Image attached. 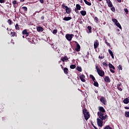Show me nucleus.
Masks as SVG:
<instances>
[{"mask_svg":"<svg viewBox=\"0 0 129 129\" xmlns=\"http://www.w3.org/2000/svg\"><path fill=\"white\" fill-rule=\"evenodd\" d=\"M123 102L125 104H128V103H129V99L128 98H126L125 99H124L123 101Z\"/></svg>","mask_w":129,"mask_h":129,"instance_id":"18","label":"nucleus"},{"mask_svg":"<svg viewBox=\"0 0 129 129\" xmlns=\"http://www.w3.org/2000/svg\"><path fill=\"white\" fill-rule=\"evenodd\" d=\"M103 120L101 119H99V118H97V124L99 126H100L101 127V126H102L103 124Z\"/></svg>","mask_w":129,"mask_h":129,"instance_id":"6","label":"nucleus"},{"mask_svg":"<svg viewBox=\"0 0 129 129\" xmlns=\"http://www.w3.org/2000/svg\"><path fill=\"white\" fill-rule=\"evenodd\" d=\"M22 9L24 11V13L28 12V8L26 7H23Z\"/></svg>","mask_w":129,"mask_h":129,"instance_id":"29","label":"nucleus"},{"mask_svg":"<svg viewBox=\"0 0 129 129\" xmlns=\"http://www.w3.org/2000/svg\"><path fill=\"white\" fill-rule=\"evenodd\" d=\"M85 76L84 75H82L80 76V79L82 82H85Z\"/></svg>","mask_w":129,"mask_h":129,"instance_id":"13","label":"nucleus"},{"mask_svg":"<svg viewBox=\"0 0 129 129\" xmlns=\"http://www.w3.org/2000/svg\"><path fill=\"white\" fill-rule=\"evenodd\" d=\"M80 3H81V4H82V3H83V1L82 0H80Z\"/></svg>","mask_w":129,"mask_h":129,"instance_id":"59","label":"nucleus"},{"mask_svg":"<svg viewBox=\"0 0 129 129\" xmlns=\"http://www.w3.org/2000/svg\"><path fill=\"white\" fill-rule=\"evenodd\" d=\"M103 66H105V67H107L108 65L107 63H106V62H103Z\"/></svg>","mask_w":129,"mask_h":129,"instance_id":"47","label":"nucleus"},{"mask_svg":"<svg viewBox=\"0 0 129 129\" xmlns=\"http://www.w3.org/2000/svg\"><path fill=\"white\" fill-rule=\"evenodd\" d=\"M19 13H20V14H23V13H22V12H21V10H19Z\"/></svg>","mask_w":129,"mask_h":129,"instance_id":"64","label":"nucleus"},{"mask_svg":"<svg viewBox=\"0 0 129 129\" xmlns=\"http://www.w3.org/2000/svg\"><path fill=\"white\" fill-rule=\"evenodd\" d=\"M61 8H62V9H66V10H67V9H68V6H65V5H64V4H62L61 5Z\"/></svg>","mask_w":129,"mask_h":129,"instance_id":"37","label":"nucleus"},{"mask_svg":"<svg viewBox=\"0 0 129 129\" xmlns=\"http://www.w3.org/2000/svg\"><path fill=\"white\" fill-rule=\"evenodd\" d=\"M41 20H44V19H45V17L42 16V17H41Z\"/></svg>","mask_w":129,"mask_h":129,"instance_id":"56","label":"nucleus"},{"mask_svg":"<svg viewBox=\"0 0 129 129\" xmlns=\"http://www.w3.org/2000/svg\"><path fill=\"white\" fill-rule=\"evenodd\" d=\"M106 3H107V4H109V3L111 2V1H110V0H106Z\"/></svg>","mask_w":129,"mask_h":129,"instance_id":"53","label":"nucleus"},{"mask_svg":"<svg viewBox=\"0 0 129 129\" xmlns=\"http://www.w3.org/2000/svg\"><path fill=\"white\" fill-rule=\"evenodd\" d=\"M109 53L110 54V56L112 57V59H114V56L113 55V52L110 49H108Z\"/></svg>","mask_w":129,"mask_h":129,"instance_id":"16","label":"nucleus"},{"mask_svg":"<svg viewBox=\"0 0 129 129\" xmlns=\"http://www.w3.org/2000/svg\"><path fill=\"white\" fill-rule=\"evenodd\" d=\"M103 58H104V56H100V55L99 56V59H103Z\"/></svg>","mask_w":129,"mask_h":129,"instance_id":"52","label":"nucleus"},{"mask_svg":"<svg viewBox=\"0 0 129 129\" xmlns=\"http://www.w3.org/2000/svg\"><path fill=\"white\" fill-rule=\"evenodd\" d=\"M71 69H75L76 68V66L75 64H72L70 66Z\"/></svg>","mask_w":129,"mask_h":129,"instance_id":"33","label":"nucleus"},{"mask_svg":"<svg viewBox=\"0 0 129 129\" xmlns=\"http://www.w3.org/2000/svg\"><path fill=\"white\" fill-rule=\"evenodd\" d=\"M125 116L126 117H129V112L128 111L125 112Z\"/></svg>","mask_w":129,"mask_h":129,"instance_id":"36","label":"nucleus"},{"mask_svg":"<svg viewBox=\"0 0 129 129\" xmlns=\"http://www.w3.org/2000/svg\"><path fill=\"white\" fill-rule=\"evenodd\" d=\"M58 32V30H56V29H54L53 30V32H52V33L54 34V35H55V34H57V32Z\"/></svg>","mask_w":129,"mask_h":129,"instance_id":"42","label":"nucleus"},{"mask_svg":"<svg viewBox=\"0 0 129 129\" xmlns=\"http://www.w3.org/2000/svg\"><path fill=\"white\" fill-rule=\"evenodd\" d=\"M108 67H109V68H110V69H113V70H115V68L114 67V66H113V65H112V64L109 63L108 64Z\"/></svg>","mask_w":129,"mask_h":129,"instance_id":"20","label":"nucleus"},{"mask_svg":"<svg viewBox=\"0 0 129 129\" xmlns=\"http://www.w3.org/2000/svg\"><path fill=\"white\" fill-rule=\"evenodd\" d=\"M104 80L105 82H106V83H109L110 82V79L109 76L105 77Z\"/></svg>","mask_w":129,"mask_h":129,"instance_id":"11","label":"nucleus"},{"mask_svg":"<svg viewBox=\"0 0 129 129\" xmlns=\"http://www.w3.org/2000/svg\"><path fill=\"white\" fill-rule=\"evenodd\" d=\"M7 23H8L9 25H10V26H11V25L13 24V21H12V20L11 19H9L7 21Z\"/></svg>","mask_w":129,"mask_h":129,"instance_id":"31","label":"nucleus"},{"mask_svg":"<svg viewBox=\"0 0 129 129\" xmlns=\"http://www.w3.org/2000/svg\"><path fill=\"white\" fill-rule=\"evenodd\" d=\"M5 0H0L1 4H5Z\"/></svg>","mask_w":129,"mask_h":129,"instance_id":"48","label":"nucleus"},{"mask_svg":"<svg viewBox=\"0 0 129 129\" xmlns=\"http://www.w3.org/2000/svg\"><path fill=\"white\" fill-rule=\"evenodd\" d=\"M37 12H35L34 14H33V16H35V15H36Z\"/></svg>","mask_w":129,"mask_h":129,"instance_id":"61","label":"nucleus"},{"mask_svg":"<svg viewBox=\"0 0 129 129\" xmlns=\"http://www.w3.org/2000/svg\"><path fill=\"white\" fill-rule=\"evenodd\" d=\"M12 4L14 6H15V5H18V4H19L16 1H13L12 2Z\"/></svg>","mask_w":129,"mask_h":129,"instance_id":"43","label":"nucleus"},{"mask_svg":"<svg viewBox=\"0 0 129 129\" xmlns=\"http://www.w3.org/2000/svg\"><path fill=\"white\" fill-rule=\"evenodd\" d=\"M84 3H86L87 2V0H84Z\"/></svg>","mask_w":129,"mask_h":129,"instance_id":"63","label":"nucleus"},{"mask_svg":"<svg viewBox=\"0 0 129 129\" xmlns=\"http://www.w3.org/2000/svg\"><path fill=\"white\" fill-rule=\"evenodd\" d=\"M76 9L79 11H80V10H81V6H80V5L79 4H77Z\"/></svg>","mask_w":129,"mask_h":129,"instance_id":"24","label":"nucleus"},{"mask_svg":"<svg viewBox=\"0 0 129 129\" xmlns=\"http://www.w3.org/2000/svg\"><path fill=\"white\" fill-rule=\"evenodd\" d=\"M104 113H99V114H97L99 118L100 119H102V120H104V119H106V118L107 117V115H106Z\"/></svg>","mask_w":129,"mask_h":129,"instance_id":"4","label":"nucleus"},{"mask_svg":"<svg viewBox=\"0 0 129 129\" xmlns=\"http://www.w3.org/2000/svg\"><path fill=\"white\" fill-rule=\"evenodd\" d=\"M87 29H88V31H87V33H88L89 34H90V33H92L91 30L92 28L91 27V26H88Z\"/></svg>","mask_w":129,"mask_h":129,"instance_id":"21","label":"nucleus"},{"mask_svg":"<svg viewBox=\"0 0 129 129\" xmlns=\"http://www.w3.org/2000/svg\"><path fill=\"white\" fill-rule=\"evenodd\" d=\"M94 21L96 22V23H98V21H99V19H98V18L97 17H95L94 18Z\"/></svg>","mask_w":129,"mask_h":129,"instance_id":"38","label":"nucleus"},{"mask_svg":"<svg viewBox=\"0 0 129 129\" xmlns=\"http://www.w3.org/2000/svg\"><path fill=\"white\" fill-rule=\"evenodd\" d=\"M99 46V41L98 40H96L94 42V49H97V47Z\"/></svg>","mask_w":129,"mask_h":129,"instance_id":"8","label":"nucleus"},{"mask_svg":"<svg viewBox=\"0 0 129 129\" xmlns=\"http://www.w3.org/2000/svg\"><path fill=\"white\" fill-rule=\"evenodd\" d=\"M120 86H121V83L118 84L117 85V87H120Z\"/></svg>","mask_w":129,"mask_h":129,"instance_id":"51","label":"nucleus"},{"mask_svg":"<svg viewBox=\"0 0 129 129\" xmlns=\"http://www.w3.org/2000/svg\"><path fill=\"white\" fill-rule=\"evenodd\" d=\"M69 58H68V57L66 55H65L64 57H61L60 58L61 61L62 62H65V61H67L69 60Z\"/></svg>","mask_w":129,"mask_h":129,"instance_id":"12","label":"nucleus"},{"mask_svg":"<svg viewBox=\"0 0 129 129\" xmlns=\"http://www.w3.org/2000/svg\"><path fill=\"white\" fill-rule=\"evenodd\" d=\"M61 69H63V66H62V64L60 65Z\"/></svg>","mask_w":129,"mask_h":129,"instance_id":"62","label":"nucleus"},{"mask_svg":"<svg viewBox=\"0 0 129 129\" xmlns=\"http://www.w3.org/2000/svg\"><path fill=\"white\" fill-rule=\"evenodd\" d=\"M94 85L96 87H98V86H99V84H98V83L95 81H94Z\"/></svg>","mask_w":129,"mask_h":129,"instance_id":"28","label":"nucleus"},{"mask_svg":"<svg viewBox=\"0 0 129 129\" xmlns=\"http://www.w3.org/2000/svg\"><path fill=\"white\" fill-rule=\"evenodd\" d=\"M37 32H43L44 31V28L41 26H39L37 28Z\"/></svg>","mask_w":129,"mask_h":129,"instance_id":"15","label":"nucleus"},{"mask_svg":"<svg viewBox=\"0 0 129 129\" xmlns=\"http://www.w3.org/2000/svg\"><path fill=\"white\" fill-rule=\"evenodd\" d=\"M124 12H125L126 15H128V10L127 9L124 8Z\"/></svg>","mask_w":129,"mask_h":129,"instance_id":"34","label":"nucleus"},{"mask_svg":"<svg viewBox=\"0 0 129 129\" xmlns=\"http://www.w3.org/2000/svg\"><path fill=\"white\" fill-rule=\"evenodd\" d=\"M112 3L110 2L108 4V7H109V8H112Z\"/></svg>","mask_w":129,"mask_h":129,"instance_id":"39","label":"nucleus"},{"mask_svg":"<svg viewBox=\"0 0 129 129\" xmlns=\"http://www.w3.org/2000/svg\"><path fill=\"white\" fill-rule=\"evenodd\" d=\"M99 111L97 112V114H99V113H105V109L103 107H99Z\"/></svg>","mask_w":129,"mask_h":129,"instance_id":"7","label":"nucleus"},{"mask_svg":"<svg viewBox=\"0 0 129 129\" xmlns=\"http://www.w3.org/2000/svg\"><path fill=\"white\" fill-rule=\"evenodd\" d=\"M93 127L95 129H98L96 126H95L94 125H93Z\"/></svg>","mask_w":129,"mask_h":129,"instance_id":"58","label":"nucleus"},{"mask_svg":"<svg viewBox=\"0 0 129 129\" xmlns=\"http://www.w3.org/2000/svg\"><path fill=\"white\" fill-rule=\"evenodd\" d=\"M11 35H12V37H17V33L15 32H11Z\"/></svg>","mask_w":129,"mask_h":129,"instance_id":"25","label":"nucleus"},{"mask_svg":"<svg viewBox=\"0 0 129 129\" xmlns=\"http://www.w3.org/2000/svg\"><path fill=\"white\" fill-rule=\"evenodd\" d=\"M117 68H118V70H122V66L120 64L118 66Z\"/></svg>","mask_w":129,"mask_h":129,"instance_id":"41","label":"nucleus"},{"mask_svg":"<svg viewBox=\"0 0 129 129\" xmlns=\"http://www.w3.org/2000/svg\"><path fill=\"white\" fill-rule=\"evenodd\" d=\"M112 22H113V23H114V24H115L116 23H118V21H117V20H116V19H115V18H114V19H113L112 20Z\"/></svg>","mask_w":129,"mask_h":129,"instance_id":"35","label":"nucleus"},{"mask_svg":"<svg viewBox=\"0 0 129 129\" xmlns=\"http://www.w3.org/2000/svg\"><path fill=\"white\" fill-rule=\"evenodd\" d=\"M80 14L82 15V16H86V12L85 10L80 11Z\"/></svg>","mask_w":129,"mask_h":129,"instance_id":"23","label":"nucleus"},{"mask_svg":"<svg viewBox=\"0 0 129 129\" xmlns=\"http://www.w3.org/2000/svg\"><path fill=\"white\" fill-rule=\"evenodd\" d=\"M100 101L103 103V104H104V105H106V100L104 97H101Z\"/></svg>","mask_w":129,"mask_h":129,"instance_id":"10","label":"nucleus"},{"mask_svg":"<svg viewBox=\"0 0 129 129\" xmlns=\"http://www.w3.org/2000/svg\"><path fill=\"white\" fill-rule=\"evenodd\" d=\"M68 71H69V70H68V68H64L63 69V72L64 74H66V75H68L69 74V72Z\"/></svg>","mask_w":129,"mask_h":129,"instance_id":"14","label":"nucleus"},{"mask_svg":"<svg viewBox=\"0 0 129 129\" xmlns=\"http://www.w3.org/2000/svg\"><path fill=\"white\" fill-rule=\"evenodd\" d=\"M125 109H129V107L125 106L124 107Z\"/></svg>","mask_w":129,"mask_h":129,"instance_id":"55","label":"nucleus"},{"mask_svg":"<svg viewBox=\"0 0 129 129\" xmlns=\"http://www.w3.org/2000/svg\"><path fill=\"white\" fill-rule=\"evenodd\" d=\"M111 11L112 12H115V8L114 7H111Z\"/></svg>","mask_w":129,"mask_h":129,"instance_id":"45","label":"nucleus"},{"mask_svg":"<svg viewBox=\"0 0 129 129\" xmlns=\"http://www.w3.org/2000/svg\"><path fill=\"white\" fill-rule=\"evenodd\" d=\"M110 72H111V73H114V72H115L114 70H112V69H110Z\"/></svg>","mask_w":129,"mask_h":129,"instance_id":"49","label":"nucleus"},{"mask_svg":"<svg viewBox=\"0 0 129 129\" xmlns=\"http://www.w3.org/2000/svg\"><path fill=\"white\" fill-rule=\"evenodd\" d=\"M77 70L79 72H82V69L81 68V67H77Z\"/></svg>","mask_w":129,"mask_h":129,"instance_id":"32","label":"nucleus"},{"mask_svg":"<svg viewBox=\"0 0 129 129\" xmlns=\"http://www.w3.org/2000/svg\"><path fill=\"white\" fill-rule=\"evenodd\" d=\"M83 113L86 120H88V119L89 118V117H90V114H89V112L87 111V109L86 108H84V109L83 110Z\"/></svg>","mask_w":129,"mask_h":129,"instance_id":"1","label":"nucleus"},{"mask_svg":"<svg viewBox=\"0 0 129 129\" xmlns=\"http://www.w3.org/2000/svg\"><path fill=\"white\" fill-rule=\"evenodd\" d=\"M23 2H25V0H20V3H23Z\"/></svg>","mask_w":129,"mask_h":129,"instance_id":"60","label":"nucleus"},{"mask_svg":"<svg viewBox=\"0 0 129 129\" xmlns=\"http://www.w3.org/2000/svg\"><path fill=\"white\" fill-rule=\"evenodd\" d=\"M105 44L109 46V47H110V44L108 43L106 40H105Z\"/></svg>","mask_w":129,"mask_h":129,"instance_id":"46","label":"nucleus"},{"mask_svg":"<svg viewBox=\"0 0 129 129\" xmlns=\"http://www.w3.org/2000/svg\"><path fill=\"white\" fill-rule=\"evenodd\" d=\"M73 37H74V35L73 34H68L66 35V38L67 40H68V41H71Z\"/></svg>","mask_w":129,"mask_h":129,"instance_id":"5","label":"nucleus"},{"mask_svg":"<svg viewBox=\"0 0 129 129\" xmlns=\"http://www.w3.org/2000/svg\"><path fill=\"white\" fill-rule=\"evenodd\" d=\"M22 34L23 35H26V36H27V35L30 34V33L28 32V31H27V29H24L23 31H22Z\"/></svg>","mask_w":129,"mask_h":129,"instance_id":"19","label":"nucleus"},{"mask_svg":"<svg viewBox=\"0 0 129 129\" xmlns=\"http://www.w3.org/2000/svg\"><path fill=\"white\" fill-rule=\"evenodd\" d=\"M75 43L77 44V46L75 50L77 52H79V51H80V49H81V47H80V45H79V43H78L77 41H75Z\"/></svg>","mask_w":129,"mask_h":129,"instance_id":"9","label":"nucleus"},{"mask_svg":"<svg viewBox=\"0 0 129 129\" xmlns=\"http://www.w3.org/2000/svg\"><path fill=\"white\" fill-rule=\"evenodd\" d=\"M25 38L28 42H30V43H34V40H33L34 36L33 34H28L26 36Z\"/></svg>","mask_w":129,"mask_h":129,"instance_id":"3","label":"nucleus"},{"mask_svg":"<svg viewBox=\"0 0 129 129\" xmlns=\"http://www.w3.org/2000/svg\"><path fill=\"white\" fill-rule=\"evenodd\" d=\"M75 11L76 13H78V11H79V10L75 9Z\"/></svg>","mask_w":129,"mask_h":129,"instance_id":"57","label":"nucleus"},{"mask_svg":"<svg viewBox=\"0 0 129 129\" xmlns=\"http://www.w3.org/2000/svg\"><path fill=\"white\" fill-rule=\"evenodd\" d=\"M104 129H112V128H111L109 125H107L104 128Z\"/></svg>","mask_w":129,"mask_h":129,"instance_id":"40","label":"nucleus"},{"mask_svg":"<svg viewBox=\"0 0 129 129\" xmlns=\"http://www.w3.org/2000/svg\"><path fill=\"white\" fill-rule=\"evenodd\" d=\"M85 3L86 4V5H87V6H91V3L89 2L88 1H87Z\"/></svg>","mask_w":129,"mask_h":129,"instance_id":"44","label":"nucleus"},{"mask_svg":"<svg viewBox=\"0 0 129 129\" xmlns=\"http://www.w3.org/2000/svg\"><path fill=\"white\" fill-rule=\"evenodd\" d=\"M39 2L41 4H44V0H39Z\"/></svg>","mask_w":129,"mask_h":129,"instance_id":"54","label":"nucleus"},{"mask_svg":"<svg viewBox=\"0 0 129 129\" xmlns=\"http://www.w3.org/2000/svg\"><path fill=\"white\" fill-rule=\"evenodd\" d=\"M117 88H118V89L119 90V91H122V89L120 87H117Z\"/></svg>","mask_w":129,"mask_h":129,"instance_id":"50","label":"nucleus"},{"mask_svg":"<svg viewBox=\"0 0 129 129\" xmlns=\"http://www.w3.org/2000/svg\"><path fill=\"white\" fill-rule=\"evenodd\" d=\"M15 29L17 31H19L20 30V26H19V24H16L15 25Z\"/></svg>","mask_w":129,"mask_h":129,"instance_id":"30","label":"nucleus"},{"mask_svg":"<svg viewBox=\"0 0 129 129\" xmlns=\"http://www.w3.org/2000/svg\"><path fill=\"white\" fill-rule=\"evenodd\" d=\"M70 20H72V17H66L63 18V21H70Z\"/></svg>","mask_w":129,"mask_h":129,"instance_id":"17","label":"nucleus"},{"mask_svg":"<svg viewBox=\"0 0 129 129\" xmlns=\"http://www.w3.org/2000/svg\"><path fill=\"white\" fill-rule=\"evenodd\" d=\"M115 25H116V26H117V27H118L119 29H120V30H121V26L120 25V24H119V23L117 22Z\"/></svg>","mask_w":129,"mask_h":129,"instance_id":"26","label":"nucleus"},{"mask_svg":"<svg viewBox=\"0 0 129 129\" xmlns=\"http://www.w3.org/2000/svg\"><path fill=\"white\" fill-rule=\"evenodd\" d=\"M96 69L99 76H100L101 77H103V76H104V72L103 70H100L98 66H96Z\"/></svg>","mask_w":129,"mask_h":129,"instance_id":"2","label":"nucleus"},{"mask_svg":"<svg viewBox=\"0 0 129 129\" xmlns=\"http://www.w3.org/2000/svg\"><path fill=\"white\" fill-rule=\"evenodd\" d=\"M90 78H91V79H92V80L93 82L95 81V78L94 77V76H93V75H90Z\"/></svg>","mask_w":129,"mask_h":129,"instance_id":"27","label":"nucleus"},{"mask_svg":"<svg viewBox=\"0 0 129 129\" xmlns=\"http://www.w3.org/2000/svg\"><path fill=\"white\" fill-rule=\"evenodd\" d=\"M66 12L67 14H71V8L68 7V9H66Z\"/></svg>","mask_w":129,"mask_h":129,"instance_id":"22","label":"nucleus"}]
</instances>
